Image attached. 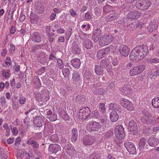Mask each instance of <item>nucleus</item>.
I'll list each match as a JSON object with an SVG mask.
<instances>
[{"label": "nucleus", "instance_id": "f257e3e1", "mask_svg": "<svg viewBox=\"0 0 159 159\" xmlns=\"http://www.w3.org/2000/svg\"><path fill=\"white\" fill-rule=\"evenodd\" d=\"M135 5L138 9L146 11L151 6V2L149 0H138Z\"/></svg>", "mask_w": 159, "mask_h": 159}, {"label": "nucleus", "instance_id": "f03ea898", "mask_svg": "<svg viewBox=\"0 0 159 159\" xmlns=\"http://www.w3.org/2000/svg\"><path fill=\"white\" fill-rule=\"evenodd\" d=\"M138 55L139 56L140 59H143L148 54L149 52L147 46L145 45L139 46L135 48Z\"/></svg>", "mask_w": 159, "mask_h": 159}, {"label": "nucleus", "instance_id": "7ed1b4c3", "mask_svg": "<svg viewBox=\"0 0 159 159\" xmlns=\"http://www.w3.org/2000/svg\"><path fill=\"white\" fill-rule=\"evenodd\" d=\"M91 114V110L88 107H84L80 109L79 112L78 116L79 118L86 120Z\"/></svg>", "mask_w": 159, "mask_h": 159}, {"label": "nucleus", "instance_id": "20e7f679", "mask_svg": "<svg viewBox=\"0 0 159 159\" xmlns=\"http://www.w3.org/2000/svg\"><path fill=\"white\" fill-rule=\"evenodd\" d=\"M115 134L116 138L119 140H121L125 137L124 128L121 125L116 126L115 129Z\"/></svg>", "mask_w": 159, "mask_h": 159}, {"label": "nucleus", "instance_id": "39448f33", "mask_svg": "<svg viewBox=\"0 0 159 159\" xmlns=\"http://www.w3.org/2000/svg\"><path fill=\"white\" fill-rule=\"evenodd\" d=\"M145 66L139 65L133 67L130 70L129 74L131 76L136 75L142 72L145 69Z\"/></svg>", "mask_w": 159, "mask_h": 159}, {"label": "nucleus", "instance_id": "423d86ee", "mask_svg": "<svg viewBox=\"0 0 159 159\" xmlns=\"http://www.w3.org/2000/svg\"><path fill=\"white\" fill-rule=\"evenodd\" d=\"M113 37L111 35L105 34L101 38L100 41V45L103 46L110 43L113 39Z\"/></svg>", "mask_w": 159, "mask_h": 159}, {"label": "nucleus", "instance_id": "0eeeda50", "mask_svg": "<svg viewBox=\"0 0 159 159\" xmlns=\"http://www.w3.org/2000/svg\"><path fill=\"white\" fill-rule=\"evenodd\" d=\"M129 129L130 133L134 135L138 134V129L136 122L134 120L130 121L129 123Z\"/></svg>", "mask_w": 159, "mask_h": 159}, {"label": "nucleus", "instance_id": "6e6552de", "mask_svg": "<svg viewBox=\"0 0 159 159\" xmlns=\"http://www.w3.org/2000/svg\"><path fill=\"white\" fill-rule=\"evenodd\" d=\"M120 103L123 107L129 111H133L134 109L132 102L127 99L121 98L120 100Z\"/></svg>", "mask_w": 159, "mask_h": 159}, {"label": "nucleus", "instance_id": "1a4fd4ad", "mask_svg": "<svg viewBox=\"0 0 159 159\" xmlns=\"http://www.w3.org/2000/svg\"><path fill=\"white\" fill-rule=\"evenodd\" d=\"M83 144L85 146L93 145L95 142V137L93 136L87 135L84 136L83 139Z\"/></svg>", "mask_w": 159, "mask_h": 159}, {"label": "nucleus", "instance_id": "9d476101", "mask_svg": "<svg viewBox=\"0 0 159 159\" xmlns=\"http://www.w3.org/2000/svg\"><path fill=\"white\" fill-rule=\"evenodd\" d=\"M124 144L126 149L130 153L134 154L136 153V148L133 143L126 141Z\"/></svg>", "mask_w": 159, "mask_h": 159}, {"label": "nucleus", "instance_id": "9b49d317", "mask_svg": "<svg viewBox=\"0 0 159 159\" xmlns=\"http://www.w3.org/2000/svg\"><path fill=\"white\" fill-rule=\"evenodd\" d=\"M61 150L60 145L57 144H51L49 146L48 150L50 154H56Z\"/></svg>", "mask_w": 159, "mask_h": 159}, {"label": "nucleus", "instance_id": "f8f14e48", "mask_svg": "<svg viewBox=\"0 0 159 159\" xmlns=\"http://www.w3.org/2000/svg\"><path fill=\"white\" fill-rule=\"evenodd\" d=\"M141 15V13L138 11H133L129 12L127 16L128 19H137Z\"/></svg>", "mask_w": 159, "mask_h": 159}, {"label": "nucleus", "instance_id": "ddd939ff", "mask_svg": "<svg viewBox=\"0 0 159 159\" xmlns=\"http://www.w3.org/2000/svg\"><path fill=\"white\" fill-rule=\"evenodd\" d=\"M33 122L35 126L39 127L42 126L44 124L43 118L39 116H36L34 117Z\"/></svg>", "mask_w": 159, "mask_h": 159}, {"label": "nucleus", "instance_id": "4468645a", "mask_svg": "<svg viewBox=\"0 0 159 159\" xmlns=\"http://www.w3.org/2000/svg\"><path fill=\"white\" fill-rule=\"evenodd\" d=\"M118 13L112 12L105 17V19L106 21H111L116 20L119 17Z\"/></svg>", "mask_w": 159, "mask_h": 159}, {"label": "nucleus", "instance_id": "2eb2a0df", "mask_svg": "<svg viewBox=\"0 0 159 159\" xmlns=\"http://www.w3.org/2000/svg\"><path fill=\"white\" fill-rule=\"evenodd\" d=\"M130 52L129 49L126 46L122 45L120 47V53L121 55L124 57H127Z\"/></svg>", "mask_w": 159, "mask_h": 159}, {"label": "nucleus", "instance_id": "dca6fc26", "mask_svg": "<svg viewBox=\"0 0 159 159\" xmlns=\"http://www.w3.org/2000/svg\"><path fill=\"white\" fill-rule=\"evenodd\" d=\"M101 34V30L100 29L97 28L94 30L92 38L95 42L98 41Z\"/></svg>", "mask_w": 159, "mask_h": 159}, {"label": "nucleus", "instance_id": "f3484780", "mask_svg": "<svg viewBox=\"0 0 159 159\" xmlns=\"http://www.w3.org/2000/svg\"><path fill=\"white\" fill-rule=\"evenodd\" d=\"M110 51V49L108 48H107L105 49L100 50L97 52V57L98 58L101 59L105 56Z\"/></svg>", "mask_w": 159, "mask_h": 159}, {"label": "nucleus", "instance_id": "a211bd4d", "mask_svg": "<svg viewBox=\"0 0 159 159\" xmlns=\"http://www.w3.org/2000/svg\"><path fill=\"white\" fill-rule=\"evenodd\" d=\"M27 143L28 145H31V147L34 149H38L39 147L38 143L34 140L32 137H31L28 139L27 142Z\"/></svg>", "mask_w": 159, "mask_h": 159}, {"label": "nucleus", "instance_id": "6ab92c4d", "mask_svg": "<svg viewBox=\"0 0 159 159\" xmlns=\"http://www.w3.org/2000/svg\"><path fill=\"white\" fill-rule=\"evenodd\" d=\"M147 142L149 145L152 147L156 146L159 143L158 139L155 138L154 137L149 138L148 139Z\"/></svg>", "mask_w": 159, "mask_h": 159}, {"label": "nucleus", "instance_id": "aec40b11", "mask_svg": "<svg viewBox=\"0 0 159 159\" xmlns=\"http://www.w3.org/2000/svg\"><path fill=\"white\" fill-rule=\"evenodd\" d=\"M31 39L33 41L35 42L39 43L41 40V38L40 34L37 32H35L32 33Z\"/></svg>", "mask_w": 159, "mask_h": 159}, {"label": "nucleus", "instance_id": "412c9836", "mask_svg": "<svg viewBox=\"0 0 159 159\" xmlns=\"http://www.w3.org/2000/svg\"><path fill=\"white\" fill-rule=\"evenodd\" d=\"M138 54L136 49H135V48L131 52L130 56L129 58L132 60H140V57L138 55Z\"/></svg>", "mask_w": 159, "mask_h": 159}, {"label": "nucleus", "instance_id": "4be33fe9", "mask_svg": "<svg viewBox=\"0 0 159 159\" xmlns=\"http://www.w3.org/2000/svg\"><path fill=\"white\" fill-rule=\"evenodd\" d=\"M108 107L110 109L115 111H118L119 112H121V111L120 107L116 103H110Z\"/></svg>", "mask_w": 159, "mask_h": 159}, {"label": "nucleus", "instance_id": "5701e85b", "mask_svg": "<svg viewBox=\"0 0 159 159\" xmlns=\"http://www.w3.org/2000/svg\"><path fill=\"white\" fill-rule=\"evenodd\" d=\"M71 140L73 143L77 140L78 138V132L77 129L76 128H74L71 131Z\"/></svg>", "mask_w": 159, "mask_h": 159}, {"label": "nucleus", "instance_id": "b1692460", "mask_svg": "<svg viewBox=\"0 0 159 159\" xmlns=\"http://www.w3.org/2000/svg\"><path fill=\"white\" fill-rule=\"evenodd\" d=\"M71 63L72 65L75 68H79L81 64L80 60L79 58L73 59L71 61Z\"/></svg>", "mask_w": 159, "mask_h": 159}, {"label": "nucleus", "instance_id": "393cba45", "mask_svg": "<svg viewBox=\"0 0 159 159\" xmlns=\"http://www.w3.org/2000/svg\"><path fill=\"white\" fill-rule=\"evenodd\" d=\"M116 111H112L110 114V119L111 120L112 122H115L118 119L119 115Z\"/></svg>", "mask_w": 159, "mask_h": 159}, {"label": "nucleus", "instance_id": "a878e982", "mask_svg": "<svg viewBox=\"0 0 159 159\" xmlns=\"http://www.w3.org/2000/svg\"><path fill=\"white\" fill-rule=\"evenodd\" d=\"M147 139L144 138H141L139 140V146L140 150H143L144 146L147 142Z\"/></svg>", "mask_w": 159, "mask_h": 159}, {"label": "nucleus", "instance_id": "bb28decb", "mask_svg": "<svg viewBox=\"0 0 159 159\" xmlns=\"http://www.w3.org/2000/svg\"><path fill=\"white\" fill-rule=\"evenodd\" d=\"M44 10V7L42 3H40L36 7L35 12L38 14H42Z\"/></svg>", "mask_w": 159, "mask_h": 159}, {"label": "nucleus", "instance_id": "cd10ccee", "mask_svg": "<svg viewBox=\"0 0 159 159\" xmlns=\"http://www.w3.org/2000/svg\"><path fill=\"white\" fill-rule=\"evenodd\" d=\"M30 21L31 23H37L39 20L38 16L34 13H31L30 15Z\"/></svg>", "mask_w": 159, "mask_h": 159}, {"label": "nucleus", "instance_id": "c85d7f7f", "mask_svg": "<svg viewBox=\"0 0 159 159\" xmlns=\"http://www.w3.org/2000/svg\"><path fill=\"white\" fill-rule=\"evenodd\" d=\"M157 24H154L153 22H151L150 25L148 26V30L149 32H152L154 31V33H155V31L157 28Z\"/></svg>", "mask_w": 159, "mask_h": 159}, {"label": "nucleus", "instance_id": "c756f323", "mask_svg": "<svg viewBox=\"0 0 159 159\" xmlns=\"http://www.w3.org/2000/svg\"><path fill=\"white\" fill-rule=\"evenodd\" d=\"M98 127L99 124L98 122L95 121L92 122L90 125V131H98Z\"/></svg>", "mask_w": 159, "mask_h": 159}, {"label": "nucleus", "instance_id": "7c9ffc66", "mask_svg": "<svg viewBox=\"0 0 159 159\" xmlns=\"http://www.w3.org/2000/svg\"><path fill=\"white\" fill-rule=\"evenodd\" d=\"M84 46L87 49H90L93 47V44L89 39H87L84 42Z\"/></svg>", "mask_w": 159, "mask_h": 159}, {"label": "nucleus", "instance_id": "2f4dec72", "mask_svg": "<svg viewBox=\"0 0 159 159\" xmlns=\"http://www.w3.org/2000/svg\"><path fill=\"white\" fill-rule=\"evenodd\" d=\"M95 71L98 75H101L103 73V67L100 66L96 65L95 66Z\"/></svg>", "mask_w": 159, "mask_h": 159}, {"label": "nucleus", "instance_id": "473e14b6", "mask_svg": "<svg viewBox=\"0 0 159 159\" xmlns=\"http://www.w3.org/2000/svg\"><path fill=\"white\" fill-rule=\"evenodd\" d=\"M72 51L74 54H79L80 52V48L79 46L75 43L73 44Z\"/></svg>", "mask_w": 159, "mask_h": 159}, {"label": "nucleus", "instance_id": "72a5a7b5", "mask_svg": "<svg viewBox=\"0 0 159 159\" xmlns=\"http://www.w3.org/2000/svg\"><path fill=\"white\" fill-rule=\"evenodd\" d=\"M32 82L36 88H39L40 87L41 84L38 76L34 77L32 80Z\"/></svg>", "mask_w": 159, "mask_h": 159}, {"label": "nucleus", "instance_id": "f704fd0d", "mask_svg": "<svg viewBox=\"0 0 159 159\" xmlns=\"http://www.w3.org/2000/svg\"><path fill=\"white\" fill-rule=\"evenodd\" d=\"M100 153L98 151L94 152L90 155L89 159H100Z\"/></svg>", "mask_w": 159, "mask_h": 159}, {"label": "nucleus", "instance_id": "c9c22d12", "mask_svg": "<svg viewBox=\"0 0 159 159\" xmlns=\"http://www.w3.org/2000/svg\"><path fill=\"white\" fill-rule=\"evenodd\" d=\"M100 112H99L98 110H95L93 111L92 112H91V117H93L94 118H98L100 117Z\"/></svg>", "mask_w": 159, "mask_h": 159}, {"label": "nucleus", "instance_id": "e433bc0d", "mask_svg": "<svg viewBox=\"0 0 159 159\" xmlns=\"http://www.w3.org/2000/svg\"><path fill=\"white\" fill-rule=\"evenodd\" d=\"M109 64V60L107 59L102 60L100 62V65L103 68H106Z\"/></svg>", "mask_w": 159, "mask_h": 159}, {"label": "nucleus", "instance_id": "4c0bfd02", "mask_svg": "<svg viewBox=\"0 0 159 159\" xmlns=\"http://www.w3.org/2000/svg\"><path fill=\"white\" fill-rule=\"evenodd\" d=\"M72 78L75 81H78L80 80V76L78 72L74 71L72 74Z\"/></svg>", "mask_w": 159, "mask_h": 159}, {"label": "nucleus", "instance_id": "58836bf2", "mask_svg": "<svg viewBox=\"0 0 159 159\" xmlns=\"http://www.w3.org/2000/svg\"><path fill=\"white\" fill-rule=\"evenodd\" d=\"M152 104L155 108H159V98H153L152 101Z\"/></svg>", "mask_w": 159, "mask_h": 159}, {"label": "nucleus", "instance_id": "ea45409f", "mask_svg": "<svg viewBox=\"0 0 159 159\" xmlns=\"http://www.w3.org/2000/svg\"><path fill=\"white\" fill-rule=\"evenodd\" d=\"M92 18V16L91 15L90 13L87 12L85 14L84 17H83L82 20H89Z\"/></svg>", "mask_w": 159, "mask_h": 159}, {"label": "nucleus", "instance_id": "a19ab883", "mask_svg": "<svg viewBox=\"0 0 159 159\" xmlns=\"http://www.w3.org/2000/svg\"><path fill=\"white\" fill-rule=\"evenodd\" d=\"M100 121L102 126H106L107 124H108L109 120L107 119L106 116L102 118Z\"/></svg>", "mask_w": 159, "mask_h": 159}, {"label": "nucleus", "instance_id": "79ce46f5", "mask_svg": "<svg viewBox=\"0 0 159 159\" xmlns=\"http://www.w3.org/2000/svg\"><path fill=\"white\" fill-rule=\"evenodd\" d=\"M94 13L97 16H100L101 14L102 9L100 7H96L94 9Z\"/></svg>", "mask_w": 159, "mask_h": 159}, {"label": "nucleus", "instance_id": "37998d69", "mask_svg": "<svg viewBox=\"0 0 159 159\" xmlns=\"http://www.w3.org/2000/svg\"><path fill=\"white\" fill-rule=\"evenodd\" d=\"M13 15L12 12L9 13L7 19V24L9 25L12 22L13 19Z\"/></svg>", "mask_w": 159, "mask_h": 159}, {"label": "nucleus", "instance_id": "c03bdc74", "mask_svg": "<svg viewBox=\"0 0 159 159\" xmlns=\"http://www.w3.org/2000/svg\"><path fill=\"white\" fill-rule=\"evenodd\" d=\"M117 26L120 30H124L125 27V23L124 21L121 20L118 22Z\"/></svg>", "mask_w": 159, "mask_h": 159}, {"label": "nucleus", "instance_id": "a18cd8bd", "mask_svg": "<svg viewBox=\"0 0 159 159\" xmlns=\"http://www.w3.org/2000/svg\"><path fill=\"white\" fill-rule=\"evenodd\" d=\"M49 139L52 142L57 141L58 140V136L56 134H53L49 137Z\"/></svg>", "mask_w": 159, "mask_h": 159}, {"label": "nucleus", "instance_id": "49530a36", "mask_svg": "<svg viewBox=\"0 0 159 159\" xmlns=\"http://www.w3.org/2000/svg\"><path fill=\"white\" fill-rule=\"evenodd\" d=\"M47 118L49 119L50 121H53L56 120L57 118V116L54 113L52 114L50 116H47Z\"/></svg>", "mask_w": 159, "mask_h": 159}, {"label": "nucleus", "instance_id": "de8ad7c7", "mask_svg": "<svg viewBox=\"0 0 159 159\" xmlns=\"http://www.w3.org/2000/svg\"><path fill=\"white\" fill-rule=\"evenodd\" d=\"M111 10V7L109 5H106L103 8V12L107 13L110 12Z\"/></svg>", "mask_w": 159, "mask_h": 159}, {"label": "nucleus", "instance_id": "09e8293b", "mask_svg": "<svg viewBox=\"0 0 159 159\" xmlns=\"http://www.w3.org/2000/svg\"><path fill=\"white\" fill-rule=\"evenodd\" d=\"M26 101V98L23 96H20L19 99V102L21 105H23L25 103Z\"/></svg>", "mask_w": 159, "mask_h": 159}, {"label": "nucleus", "instance_id": "8fccbe9b", "mask_svg": "<svg viewBox=\"0 0 159 159\" xmlns=\"http://www.w3.org/2000/svg\"><path fill=\"white\" fill-rule=\"evenodd\" d=\"M2 75L4 77L6 78H8L10 76L8 71L5 69L2 71Z\"/></svg>", "mask_w": 159, "mask_h": 159}, {"label": "nucleus", "instance_id": "3c124183", "mask_svg": "<svg viewBox=\"0 0 159 159\" xmlns=\"http://www.w3.org/2000/svg\"><path fill=\"white\" fill-rule=\"evenodd\" d=\"M0 103L2 107L4 106L6 103V99L4 97H2L0 98Z\"/></svg>", "mask_w": 159, "mask_h": 159}, {"label": "nucleus", "instance_id": "603ef678", "mask_svg": "<svg viewBox=\"0 0 159 159\" xmlns=\"http://www.w3.org/2000/svg\"><path fill=\"white\" fill-rule=\"evenodd\" d=\"M57 61L59 68L60 69L62 68L64 66L62 60L58 58L57 59Z\"/></svg>", "mask_w": 159, "mask_h": 159}, {"label": "nucleus", "instance_id": "864d4df0", "mask_svg": "<svg viewBox=\"0 0 159 159\" xmlns=\"http://www.w3.org/2000/svg\"><path fill=\"white\" fill-rule=\"evenodd\" d=\"M62 73L65 76H68L70 71L68 68H65L62 70Z\"/></svg>", "mask_w": 159, "mask_h": 159}, {"label": "nucleus", "instance_id": "5fc2aeb1", "mask_svg": "<svg viewBox=\"0 0 159 159\" xmlns=\"http://www.w3.org/2000/svg\"><path fill=\"white\" fill-rule=\"evenodd\" d=\"M148 113L147 112V113L141 118V120L144 123H146L148 119Z\"/></svg>", "mask_w": 159, "mask_h": 159}, {"label": "nucleus", "instance_id": "6e6d98bb", "mask_svg": "<svg viewBox=\"0 0 159 159\" xmlns=\"http://www.w3.org/2000/svg\"><path fill=\"white\" fill-rule=\"evenodd\" d=\"M128 86H126L123 87V89L124 90V92L125 94H129L130 92V89L128 87Z\"/></svg>", "mask_w": 159, "mask_h": 159}, {"label": "nucleus", "instance_id": "4d7b16f0", "mask_svg": "<svg viewBox=\"0 0 159 159\" xmlns=\"http://www.w3.org/2000/svg\"><path fill=\"white\" fill-rule=\"evenodd\" d=\"M11 129L13 134L15 135H17L18 133V129L16 127H14L13 129L12 127H11Z\"/></svg>", "mask_w": 159, "mask_h": 159}, {"label": "nucleus", "instance_id": "13d9d810", "mask_svg": "<svg viewBox=\"0 0 159 159\" xmlns=\"http://www.w3.org/2000/svg\"><path fill=\"white\" fill-rule=\"evenodd\" d=\"M61 93L63 96V98H65L67 95V93L66 90L64 89H62L61 90Z\"/></svg>", "mask_w": 159, "mask_h": 159}, {"label": "nucleus", "instance_id": "bf43d9fd", "mask_svg": "<svg viewBox=\"0 0 159 159\" xmlns=\"http://www.w3.org/2000/svg\"><path fill=\"white\" fill-rule=\"evenodd\" d=\"M21 141V138L20 137H17L16 139L15 145L16 146H17L19 145Z\"/></svg>", "mask_w": 159, "mask_h": 159}, {"label": "nucleus", "instance_id": "052dcab7", "mask_svg": "<svg viewBox=\"0 0 159 159\" xmlns=\"http://www.w3.org/2000/svg\"><path fill=\"white\" fill-rule=\"evenodd\" d=\"M99 108L101 110L102 113H103L105 111V104L103 103H100L99 106Z\"/></svg>", "mask_w": 159, "mask_h": 159}, {"label": "nucleus", "instance_id": "680f3d73", "mask_svg": "<svg viewBox=\"0 0 159 159\" xmlns=\"http://www.w3.org/2000/svg\"><path fill=\"white\" fill-rule=\"evenodd\" d=\"M44 129L46 131H48L49 134H52V133H53V131L52 128H50L48 129V128H47L46 127V126L45 125Z\"/></svg>", "mask_w": 159, "mask_h": 159}, {"label": "nucleus", "instance_id": "e2e57ef3", "mask_svg": "<svg viewBox=\"0 0 159 159\" xmlns=\"http://www.w3.org/2000/svg\"><path fill=\"white\" fill-rule=\"evenodd\" d=\"M150 62L151 63H157L159 62V60L157 58H155L150 59Z\"/></svg>", "mask_w": 159, "mask_h": 159}, {"label": "nucleus", "instance_id": "0e129e2a", "mask_svg": "<svg viewBox=\"0 0 159 159\" xmlns=\"http://www.w3.org/2000/svg\"><path fill=\"white\" fill-rule=\"evenodd\" d=\"M44 112H46L47 113V116H51L52 114V111L51 110H50L49 109H47L44 110Z\"/></svg>", "mask_w": 159, "mask_h": 159}, {"label": "nucleus", "instance_id": "69168bd1", "mask_svg": "<svg viewBox=\"0 0 159 159\" xmlns=\"http://www.w3.org/2000/svg\"><path fill=\"white\" fill-rule=\"evenodd\" d=\"M69 12L70 15L72 17H75L77 15L76 12L73 9H70Z\"/></svg>", "mask_w": 159, "mask_h": 159}, {"label": "nucleus", "instance_id": "338daca9", "mask_svg": "<svg viewBox=\"0 0 159 159\" xmlns=\"http://www.w3.org/2000/svg\"><path fill=\"white\" fill-rule=\"evenodd\" d=\"M5 62L6 65L7 66H10L11 63V60L10 59V57H9V58H7L5 60Z\"/></svg>", "mask_w": 159, "mask_h": 159}, {"label": "nucleus", "instance_id": "774afa93", "mask_svg": "<svg viewBox=\"0 0 159 159\" xmlns=\"http://www.w3.org/2000/svg\"><path fill=\"white\" fill-rule=\"evenodd\" d=\"M14 140V138H10L7 140V142L9 144H11L13 143Z\"/></svg>", "mask_w": 159, "mask_h": 159}]
</instances>
